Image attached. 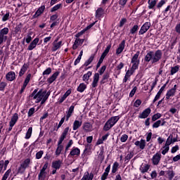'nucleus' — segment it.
I'll return each instance as SVG.
<instances>
[{
    "mask_svg": "<svg viewBox=\"0 0 180 180\" xmlns=\"http://www.w3.org/2000/svg\"><path fill=\"white\" fill-rule=\"evenodd\" d=\"M161 58H162V50L158 49L155 51L149 50L145 56L144 61H146V63H150V61L152 64H156Z\"/></svg>",
    "mask_w": 180,
    "mask_h": 180,
    "instance_id": "nucleus-1",
    "label": "nucleus"
},
{
    "mask_svg": "<svg viewBox=\"0 0 180 180\" xmlns=\"http://www.w3.org/2000/svg\"><path fill=\"white\" fill-rule=\"evenodd\" d=\"M70 131V127H67L63 129V131L62 132V134L60 135L59 138V141H58V148L56 150V156H60L61 152L63 150V145H62L63 141H65V138H67V135L68 134V132Z\"/></svg>",
    "mask_w": 180,
    "mask_h": 180,
    "instance_id": "nucleus-2",
    "label": "nucleus"
},
{
    "mask_svg": "<svg viewBox=\"0 0 180 180\" xmlns=\"http://www.w3.org/2000/svg\"><path fill=\"white\" fill-rule=\"evenodd\" d=\"M107 68V66L104 65V66H102L101 69L98 70V73H95L93 77V82L91 83L92 89H96V86L98 85V81L100 79V75H104V72Z\"/></svg>",
    "mask_w": 180,
    "mask_h": 180,
    "instance_id": "nucleus-3",
    "label": "nucleus"
},
{
    "mask_svg": "<svg viewBox=\"0 0 180 180\" xmlns=\"http://www.w3.org/2000/svg\"><path fill=\"white\" fill-rule=\"evenodd\" d=\"M46 93L45 90L44 91L42 89L39 91L38 89H35L32 94H30V97H33V99L36 100V103H41L43 97L45 96Z\"/></svg>",
    "mask_w": 180,
    "mask_h": 180,
    "instance_id": "nucleus-4",
    "label": "nucleus"
},
{
    "mask_svg": "<svg viewBox=\"0 0 180 180\" xmlns=\"http://www.w3.org/2000/svg\"><path fill=\"white\" fill-rule=\"evenodd\" d=\"M139 56H140V51H137L136 53H135V55H134V56H132L131 59V63L132 64L131 67H132L133 74H134L136 70H138L139 67V64L141 63V60L139 59Z\"/></svg>",
    "mask_w": 180,
    "mask_h": 180,
    "instance_id": "nucleus-5",
    "label": "nucleus"
},
{
    "mask_svg": "<svg viewBox=\"0 0 180 180\" xmlns=\"http://www.w3.org/2000/svg\"><path fill=\"white\" fill-rule=\"evenodd\" d=\"M151 26V22H145L141 27V29L139 32V34H144L150 29Z\"/></svg>",
    "mask_w": 180,
    "mask_h": 180,
    "instance_id": "nucleus-6",
    "label": "nucleus"
},
{
    "mask_svg": "<svg viewBox=\"0 0 180 180\" xmlns=\"http://www.w3.org/2000/svg\"><path fill=\"white\" fill-rule=\"evenodd\" d=\"M97 20H95V22H92V23H90V25H88L86 27H84V29H83L82 30H80V32H78L77 33H76L75 37H79L80 36H82V34H84V33H85V32H86V30H89V29H91L92 27V26H94V25H96Z\"/></svg>",
    "mask_w": 180,
    "mask_h": 180,
    "instance_id": "nucleus-7",
    "label": "nucleus"
},
{
    "mask_svg": "<svg viewBox=\"0 0 180 180\" xmlns=\"http://www.w3.org/2000/svg\"><path fill=\"white\" fill-rule=\"evenodd\" d=\"M150 114H151V108H146L142 112H140L139 118L141 120H146L147 117H149Z\"/></svg>",
    "mask_w": 180,
    "mask_h": 180,
    "instance_id": "nucleus-8",
    "label": "nucleus"
},
{
    "mask_svg": "<svg viewBox=\"0 0 180 180\" xmlns=\"http://www.w3.org/2000/svg\"><path fill=\"white\" fill-rule=\"evenodd\" d=\"M111 47H112V44H108L106 46V48L105 49L104 51H103V53H102V55H101V58L99 59L100 60V65H101L104 58H105L107 54H108Z\"/></svg>",
    "mask_w": 180,
    "mask_h": 180,
    "instance_id": "nucleus-9",
    "label": "nucleus"
},
{
    "mask_svg": "<svg viewBox=\"0 0 180 180\" xmlns=\"http://www.w3.org/2000/svg\"><path fill=\"white\" fill-rule=\"evenodd\" d=\"M161 158H162V155L158 152H157V153L153 155L152 158L153 165H154L155 166H157L158 165H159L161 160Z\"/></svg>",
    "mask_w": 180,
    "mask_h": 180,
    "instance_id": "nucleus-10",
    "label": "nucleus"
},
{
    "mask_svg": "<svg viewBox=\"0 0 180 180\" xmlns=\"http://www.w3.org/2000/svg\"><path fill=\"white\" fill-rule=\"evenodd\" d=\"M45 9H46L45 5H41L37 8L35 13L33 15L32 18H39V16H41V15L44 13Z\"/></svg>",
    "mask_w": 180,
    "mask_h": 180,
    "instance_id": "nucleus-11",
    "label": "nucleus"
},
{
    "mask_svg": "<svg viewBox=\"0 0 180 180\" xmlns=\"http://www.w3.org/2000/svg\"><path fill=\"white\" fill-rule=\"evenodd\" d=\"M125 46H126V40L123 39L120 43L118 47L116 49V54H121V53H122Z\"/></svg>",
    "mask_w": 180,
    "mask_h": 180,
    "instance_id": "nucleus-12",
    "label": "nucleus"
},
{
    "mask_svg": "<svg viewBox=\"0 0 180 180\" xmlns=\"http://www.w3.org/2000/svg\"><path fill=\"white\" fill-rule=\"evenodd\" d=\"M80 153H81L80 149H79V148H75V146H74L72 148V150H70V153H69V158L70 157L73 158L74 156H79Z\"/></svg>",
    "mask_w": 180,
    "mask_h": 180,
    "instance_id": "nucleus-13",
    "label": "nucleus"
},
{
    "mask_svg": "<svg viewBox=\"0 0 180 180\" xmlns=\"http://www.w3.org/2000/svg\"><path fill=\"white\" fill-rule=\"evenodd\" d=\"M110 169H111V165H108L107 167L105 169V172L104 173H103L101 177V180H106V179H108Z\"/></svg>",
    "mask_w": 180,
    "mask_h": 180,
    "instance_id": "nucleus-14",
    "label": "nucleus"
},
{
    "mask_svg": "<svg viewBox=\"0 0 180 180\" xmlns=\"http://www.w3.org/2000/svg\"><path fill=\"white\" fill-rule=\"evenodd\" d=\"M93 136H87L86 138V141H87V144L85 145V148L84 150V153H86V152H87V150L91 149V142L93 141Z\"/></svg>",
    "mask_w": 180,
    "mask_h": 180,
    "instance_id": "nucleus-15",
    "label": "nucleus"
},
{
    "mask_svg": "<svg viewBox=\"0 0 180 180\" xmlns=\"http://www.w3.org/2000/svg\"><path fill=\"white\" fill-rule=\"evenodd\" d=\"M82 128L85 132H91L93 130V125L91 124V122H84Z\"/></svg>",
    "mask_w": 180,
    "mask_h": 180,
    "instance_id": "nucleus-16",
    "label": "nucleus"
},
{
    "mask_svg": "<svg viewBox=\"0 0 180 180\" xmlns=\"http://www.w3.org/2000/svg\"><path fill=\"white\" fill-rule=\"evenodd\" d=\"M39 37H35V39H34L30 44H29L28 47H27V50H33V49H34L37 46V44L39 43Z\"/></svg>",
    "mask_w": 180,
    "mask_h": 180,
    "instance_id": "nucleus-17",
    "label": "nucleus"
},
{
    "mask_svg": "<svg viewBox=\"0 0 180 180\" xmlns=\"http://www.w3.org/2000/svg\"><path fill=\"white\" fill-rule=\"evenodd\" d=\"M62 163V160H54L53 162H52V167L53 169H56V172H57V170H59V169H60Z\"/></svg>",
    "mask_w": 180,
    "mask_h": 180,
    "instance_id": "nucleus-18",
    "label": "nucleus"
},
{
    "mask_svg": "<svg viewBox=\"0 0 180 180\" xmlns=\"http://www.w3.org/2000/svg\"><path fill=\"white\" fill-rule=\"evenodd\" d=\"M150 165L142 163V165L140 166L139 170L142 174L147 173L150 169Z\"/></svg>",
    "mask_w": 180,
    "mask_h": 180,
    "instance_id": "nucleus-19",
    "label": "nucleus"
},
{
    "mask_svg": "<svg viewBox=\"0 0 180 180\" xmlns=\"http://www.w3.org/2000/svg\"><path fill=\"white\" fill-rule=\"evenodd\" d=\"M134 144L136 146H139L140 149L143 150L146 148V142L145 139H141V141H136Z\"/></svg>",
    "mask_w": 180,
    "mask_h": 180,
    "instance_id": "nucleus-20",
    "label": "nucleus"
},
{
    "mask_svg": "<svg viewBox=\"0 0 180 180\" xmlns=\"http://www.w3.org/2000/svg\"><path fill=\"white\" fill-rule=\"evenodd\" d=\"M16 78V75L15 72H8L6 75V79L7 81H14Z\"/></svg>",
    "mask_w": 180,
    "mask_h": 180,
    "instance_id": "nucleus-21",
    "label": "nucleus"
},
{
    "mask_svg": "<svg viewBox=\"0 0 180 180\" xmlns=\"http://www.w3.org/2000/svg\"><path fill=\"white\" fill-rule=\"evenodd\" d=\"M119 167H120V163H118V162H115L112 165L110 174H112V176H115V173L118 172Z\"/></svg>",
    "mask_w": 180,
    "mask_h": 180,
    "instance_id": "nucleus-22",
    "label": "nucleus"
},
{
    "mask_svg": "<svg viewBox=\"0 0 180 180\" xmlns=\"http://www.w3.org/2000/svg\"><path fill=\"white\" fill-rule=\"evenodd\" d=\"M29 67H30V63H24V65L22 66L20 71L19 72V77H22V75H24L25 72H26Z\"/></svg>",
    "mask_w": 180,
    "mask_h": 180,
    "instance_id": "nucleus-23",
    "label": "nucleus"
},
{
    "mask_svg": "<svg viewBox=\"0 0 180 180\" xmlns=\"http://www.w3.org/2000/svg\"><path fill=\"white\" fill-rule=\"evenodd\" d=\"M121 117L120 115H117V117H111L110 118V126L111 129L112 127H114L118 121H120Z\"/></svg>",
    "mask_w": 180,
    "mask_h": 180,
    "instance_id": "nucleus-24",
    "label": "nucleus"
},
{
    "mask_svg": "<svg viewBox=\"0 0 180 180\" xmlns=\"http://www.w3.org/2000/svg\"><path fill=\"white\" fill-rule=\"evenodd\" d=\"M60 74V72H55V73H53L52 75V76H51L50 77H49V79H47V82H49V84H52V82H53V81H56L57 77H58Z\"/></svg>",
    "mask_w": 180,
    "mask_h": 180,
    "instance_id": "nucleus-25",
    "label": "nucleus"
},
{
    "mask_svg": "<svg viewBox=\"0 0 180 180\" xmlns=\"http://www.w3.org/2000/svg\"><path fill=\"white\" fill-rule=\"evenodd\" d=\"M103 129L105 131H110L111 129V118L108 120V121L104 124V127H103Z\"/></svg>",
    "mask_w": 180,
    "mask_h": 180,
    "instance_id": "nucleus-26",
    "label": "nucleus"
},
{
    "mask_svg": "<svg viewBox=\"0 0 180 180\" xmlns=\"http://www.w3.org/2000/svg\"><path fill=\"white\" fill-rule=\"evenodd\" d=\"M109 78L110 73H104V75H103L101 80L100 81V84H101V85H103V84H105V82H108Z\"/></svg>",
    "mask_w": 180,
    "mask_h": 180,
    "instance_id": "nucleus-27",
    "label": "nucleus"
},
{
    "mask_svg": "<svg viewBox=\"0 0 180 180\" xmlns=\"http://www.w3.org/2000/svg\"><path fill=\"white\" fill-rule=\"evenodd\" d=\"M82 121H78L76 120L75 122H73V131H77L79 129V128H80V127H82Z\"/></svg>",
    "mask_w": 180,
    "mask_h": 180,
    "instance_id": "nucleus-28",
    "label": "nucleus"
},
{
    "mask_svg": "<svg viewBox=\"0 0 180 180\" xmlns=\"http://www.w3.org/2000/svg\"><path fill=\"white\" fill-rule=\"evenodd\" d=\"M86 89L87 86L86 84H85V83H80V84H79L77 87V91H79V93H84V91H85Z\"/></svg>",
    "mask_w": 180,
    "mask_h": 180,
    "instance_id": "nucleus-29",
    "label": "nucleus"
},
{
    "mask_svg": "<svg viewBox=\"0 0 180 180\" xmlns=\"http://www.w3.org/2000/svg\"><path fill=\"white\" fill-rule=\"evenodd\" d=\"M158 1H153V0H148V8L149 9H154L155 11V5H157Z\"/></svg>",
    "mask_w": 180,
    "mask_h": 180,
    "instance_id": "nucleus-30",
    "label": "nucleus"
},
{
    "mask_svg": "<svg viewBox=\"0 0 180 180\" xmlns=\"http://www.w3.org/2000/svg\"><path fill=\"white\" fill-rule=\"evenodd\" d=\"M65 121V117H62L60 121L59 122V124H58V123L56 124V128L55 127L53 129V131H58V129H60V128H61V127H62L63 124H64Z\"/></svg>",
    "mask_w": 180,
    "mask_h": 180,
    "instance_id": "nucleus-31",
    "label": "nucleus"
},
{
    "mask_svg": "<svg viewBox=\"0 0 180 180\" xmlns=\"http://www.w3.org/2000/svg\"><path fill=\"white\" fill-rule=\"evenodd\" d=\"M93 179H94L93 173H90V175H89V172H87L86 173L84 174V176H83L81 180H93Z\"/></svg>",
    "mask_w": 180,
    "mask_h": 180,
    "instance_id": "nucleus-32",
    "label": "nucleus"
},
{
    "mask_svg": "<svg viewBox=\"0 0 180 180\" xmlns=\"http://www.w3.org/2000/svg\"><path fill=\"white\" fill-rule=\"evenodd\" d=\"M1 15H3V17H2V21L3 22H6V20H8V19L10 18L9 11H6L5 14H4V11H1Z\"/></svg>",
    "mask_w": 180,
    "mask_h": 180,
    "instance_id": "nucleus-33",
    "label": "nucleus"
},
{
    "mask_svg": "<svg viewBox=\"0 0 180 180\" xmlns=\"http://www.w3.org/2000/svg\"><path fill=\"white\" fill-rule=\"evenodd\" d=\"M92 75V72H87V73H85L83 76V81H85L86 84H89V78Z\"/></svg>",
    "mask_w": 180,
    "mask_h": 180,
    "instance_id": "nucleus-34",
    "label": "nucleus"
},
{
    "mask_svg": "<svg viewBox=\"0 0 180 180\" xmlns=\"http://www.w3.org/2000/svg\"><path fill=\"white\" fill-rule=\"evenodd\" d=\"M96 56V53H92V55H91L90 58L89 59H87V60H86V62L84 63V64L83 65H84V67H87V65H89V64H91V63H92V61H94V58Z\"/></svg>",
    "mask_w": 180,
    "mask_h": 180,
    "instance_id": "nucleus-35",
    "label": "nucleus"
},
{
    "mask_svg": "<svg viewBox=\"0 0 180 180\" xmlns=\"http://www.w3.org/2000/svg\"><path fill=\"white\" fill-rule=\"evenodd\" d=\"M123 67H124V63H123V62H120V65L116 67L115 72L116 74H117V75H120L122 68H123Z\"/></svg>",
    "mask_w": 180,
    "mask_h": 180,
    "instance_id": "nucleus-36",
    "label": "nucleus"
},
{
    "mask_svg": "<svg viewBox=\"0 0 180 180\" xmlns=\"http://www.w3.org/2000/svg\"><path fill=\"white\" fill-rule=\"evenodd\" d=\"M179 68H180L179 65H176V66H173V68H171L170 75H174V74H176V72H178V71H179Z\"/></svg>",
    "mask_w": 180,
    "mask_h": 180,
    "instance_id": "nucleus-37",
    "label": "nucleus"
},
{
    "mask_svg": "<svg viewBox=\"0 0 180 180\" xmlns=\"http://www.w3.org/2000/svg\"><path fill=\"white\" fill-rule=\"evenodd\" d=\"M171 97H174V88L171 89L170 90H168V91L166 94V100H169Z\"/></svg>",
    "mask_w": 180,
    "mask_h": 180,
    "instance_id": "nucleus-38",
    "label": "nucleus"
},
{
    "mask_svg": "<svg viewBox=\"0 0 180 180\" xmlns=\"http://www.w3.org/2000/svg\"><path fill=\"white\" fill-rule=\"evenodd\" d=\"M162 114L160 112H157V114H154V115L152 116V121L153 122H156L160 118H161Z\"/></svg>",
    "mask_w": 180,
    "mask_h": 180,
    "instance_id": "nucleus-39",
    "label": "nucleus"
},
{
    "mask_svg": "<svg viewBox=\"0 0 180 180\" xmlns=\"http://www.w3.org/2000/svg\"><path fill=\"white\" fill-rule=\"evenodd\" d=\"M103 13V8H98L96 11V16L97 18H101Z\"/></svg>",
    "mask_w": 180,
    "mask_h": 180,
    "instance_id": "nucleus-40",
    "label": "nucleus"
},
{
    "mask_svg": "<svg viewBox=\"0 0 180 180\" xmlns=\"http://www.w3.org/2000/svg\"><path fill=\"white\" fill-rule=\"evenodd\" d=\"M167 1H168V0H160V1L158 2V4H157L156 8H157L158 9L160 10L161 8H162V6H163L165 4H167Z\"/></svg>",
    "mask_w": 180,
    "mask_h": 180,
    "instance_id": "nucleus-41",
    "label": "nucleus"
},
{
    "mask_svg": "<svg viewBox=\"0 0 180 180\" xmlns=\"http://www.w3.org/2000/svg\"><path fill=\"white\" fill-rule=\"evenodd\" d=\"M22 163H23V172L25 173L27 167H29V165L30 163V159H29V158L25 159Z\"/></svg>",
    "mask_w": 180,
    "mask_h": 180,
    "instance_id": "nucleus-42",
    "label": "nucleus"
},
{
    "mask_svg": "<svg viewBox=\"0 0 180 180\" xmlns=\"http://www.w3.org/2000/svg\"><path fill=\"white\" fill-rule=\"evenodd\" d=\"M32 130H33L32 127H30L28 129V130L26 133V135H25V139H30L31 138L32 134Z\"/></svg>",
    "mask_w": 180,
    "mask_h": 180,
    "instance_id": "nucleus-43",
    "label": "nucleus"
},
{
    "mask_svg": "<svg viewBox=\"0 0 180 180\" xmlns=\"http://www.w3.org/2000/svg\"><path fill=\"white\" fill-rule=\"evenodd\" d=\"M139 29V25H134V26L130 29V33H131V34H134L136 33V32H138Z\"/></svg>",
    "mask_w": 180,
    "mask_h": 180,
    "instance_id": "nucleus-44",
    "label": "nucleus"
},
{
    "mask_svg": "<svg viewBox=\"0 0 180 180\" xmlns=\"http://www.w3.org/2000/svg\"><path fill=\"white\" fill-rule=\"evenodd\" d=\"M75 105H76V104H75L74 103H73V104H72V105H70V107L68 110V111H69V118H70V117H72V114L75 111Z\"/></svg>",
    "mask_w": 180,
    "mask_h": 180,
    "instance_id": "nucleus-45",
    "label": "nucleus"
},
{
    "mask_svg": "<svg viewBox=\"0 0 180 180\" xmlns=\"http://www.w3.org/2000/svg\"><path fill=\"white\" fill-rule=\"evenodd\" d=\"M46 179V174H44V172H43V169L40 170L39 174L38 175V179L39 180H45Z\"/></svg>",
    "mask_w": 180,
    "mask_h": 180,
    "instance_id": "nucleus-46",
    "label": "nucleus"
},
{
    "mask_svg": "<svg viewBox=\"0 0 180 180\" xmlns=\"http://www.w3.org/2000/svg\"><path fill=\"white\" fill-rule=\"evenodd\" d=\"M63 6V4H56V5H54L51 9V12H55L56 11H58Z\"/></svg>",
    "mask_w": 180,
    "mask_h": 180,
    "instance_id": "nucleus-47",
    "label": "nucleus"
},
{
    "mask_svg": "<svg viewBox=\"0 0 180 180\" xmlns=\"http://www.w3.org/2000/svg\"><path fill=\"white\" fill-rule=\"evenodd\" d=\"M134 156V152H130L129 153H128V155H127V156H125L124 162H127V161L129 162V160H131V159H132Z\"/></svg>",
    "mask_w": 180,
    "mask_h": 180,
    "instance_id": "nucleus-48",
    "label": "nucleus"
},
{
    "mask_svg": "<svg viewBox=\"0 0 180 180\" xmlns=\"http://www.w3.org/2000/svg\"><path fill=\"white\" fill-rule=\"evenodd\" d=\"M172 138H173V135H169V136L167 138V141H166V145L167 148H169V146L172 145Z\"/></svg>",
    "mask_w": 180,
    "mask_h": 180,
    "instance_id": "nucleus-49",
    "label": "nucleus"
},
{
    "mask_svg": "<svg viewBox=\"0 0 180 180\" xmlns=\"http://www.w3.org/2000/svg\"><path fill=\"white\" fill-rule=\"evenodd\" d=\"M169 150V148H167V142H166L165 146H163L162 148V155H167Z\"/></svg>",
    "mask_w": 180,
    "mask_h": 180,
    "instance_id": "nucleus-50",
    "label": "nucleus"
},
{
    "mask_svg": "<svg viewBox=\"0 0 180 180\" xmlns=\"http://www.w3.org/2000/svg\"><path fill=\"white\" fill-rule=\"evenodd\" d=\"M137 90H138V87H136V86H134V87L132 89V90L129 93V97H131V98L134 97V96H135Z\"/></svg>",
    "mask_w": 180,
    "mask_h": 180,
    "instance_id": "nucleus-51",
    "label": "nucleus"
},
{
    "mask_svg": "<svg viewBox=\"0 0 180 180\" xmlns=\"http://www.w3.org/2000/svg\"><path fill=\"white\" fill-rule=\"evenodd\" d=\"M7 83L6 82H0V91H4Z\"/></svg>",
    "mask_w": 180,
    "mask_h": 180,
    "instance_id": "nucleus-52",
    "label": "nucleus"
},
{
    "mask_svg": "<svg viewBox=\"0 0 180 180\" xmlns=\"http://www.w3.org/2000/svg\"><path fill=\"white\" fill-rule=\"evenodd\" d=\"M167 175H168V177H169V180H172V179H174V176H175V173H174L173 170H169L167 172Z\"/></svg>",
    "mask_w": 180,
    "mask_h": 180,
    "instance_id": "nucleus-53",
    "label": "nucleus"
},
{
    "mask_svg": "<svg viewBox=\"0 0 180 180\" xmlns=\"http://www.w3.org/2000/svg\"><path fill=\"white\" fill-rule=\"evenodd\" d=\"M161 120H158L154 124H153V128H159L161 125Z\"/></svg>",
    "mask_w": 180,
    "mask_h": 180,
    "instance_id": "nucleus-54",
    "label": "nucleus"
},
{
    "mask_svg": "<svg viewBox=\"0 0 180 180\" xmlns=\"http://www.w3.org/2000/svg\"><path fill=\"white\" fill-rule=\"evenodd\" d=\"M11 172H12L11 169H8V170H6V173L4 174V180H7V179L10 176Z\"/></svg>",
    "mask_w": 180,
    "mask_h": 180,
    "instance_id": "nucleus-55",
    "label": "nucleus"
},
{
    "mask_svg": "<svg viewBox=\"0 0 180 180\" xmlns=\"http://www.w3.org/2000/svg\"><path fill=\"white\" fill-rule=\"evenodd\" d=\"M18 174H23V173H24V165H23V162L21 163L20 167H18Z\"/></svg>",
    "mask_w": 180,
    "mask_h": 180,
    "instance_id": "nucleus-56",
    "label": "nucleus"
},
{
    "mask_svg": "<svg viewBox=\"0 0 180 180\" xmlns=\"http://www.w3.org/2000/svg\"><path fill=\"white\" fill-rule=\"evenodd\" d=\"M128 0H119L118 4L120 5L121 8H124L125 5H127V2Z\"/></svg>",
    "mask_w": 180,
    "mask_h": 180,
    "instance_id": "nucleus-57",
    "label": "nucleus"
},
{
    "mask_svg": "<svg viewBox=\"0 0 180 180\" xmlns=\"http://www.w3.org/2000/svg\"><path fill=\"white\" fill-rule=\"evenodd\" d=\"M18 114H17V112H15L13 115V126L15 125L16 122L18 121Z\"/></svg>",
    "mask_w": 180,
    "mask_h": 180,
    "instance_id": "nucleus-58",
    "label": "nucleus"
},
{
    "mask_svg": "<svg viewBox=\"0 0 180 180\" xmlns=\"http://www.w3.org/2000/svg\"><path fill=\"white\" fill-rule=\"evenodd\" d=\"M21 27H22V23H19V25H17L15 27V33H20L21 32Z\"/></svg>",
    "mask_w": 180,
    "mask_h": 180,
    "instance_id": "nucleus-59",
    "label": "nucleus"
},
{
    "mask_svg": "<svg viewBox=\"0 0 180 180\" xmlns=\"http://www.w3.org/2000/svg\"><path fill=\"white\" fill-rule=\"evenodd\" d=\"M58 13H54L53 15H51L50 16V20L53 22L56 20L58 19Z\"/></svg>",
    "mask_w": 180,
    "mask_h": 180,
    "instance_id": "nucleus-60",
    "label": "nucleus"
},
{
    "mask_svg": "<svg viewBox=\"0 0 180 180\" xmlns=\"http://www.w3.org/2000/svg\"><path fill=\"white\" fill-rule=\"evenodd\" d=\"M34 112H35V108L34 107L32 108H30L27 114L28 117L30 118V117H32Z\"/></svg>",
    "mask_w": 180,
    "mask_h": 180,
    "instance_id": "nucleus-61",
    "label": "nucleus"
},
{
    "mask_svg": "<svg viewBox=\"0 0 180 180\" xmlns=\"http://www.w3.org/2000/svg\"><path fill=\"white\" fill-rule=\"evenodd\" d=\"M31 77H32L31 73H29V74L27 75V77H26V78H25V88H26L27 84H29V82H30V79H31Z\"/></svg>",
    "mask_w": 180,
    "mask_h": 180,
    "instance_id": "nucleus-62",
    "label": "nucleus"
},
{
    "mask_svg": "<svg viewBox=\"0 0 180 180\" xmlns=\"http://www.w3.org/2000/svg\"><path fill=\"white\" fill-rule=\"evenodd\" d=\"M43 155H44V150H39V152H37L36 153V159H41Z\"/></svg>",
    "mask_w": 180,
    "mask_h": 180,
    "instance_id": "nucleus-63",
    "label": "nucleus"
},
{
    "mask_svg": "<svg viewBox=\"0 0 180 180\" xmlns=\"http://www.w3.org/2000/svg\"><path fill=\"white\" fill-rule=\"evenodd\" d=\"M51 68H48L47 69H46V70L43 72V75H49V74H51Z\"/></svg>",
    "mask_w": 180,
    "mask_h": 180,
    "instance_id": "nucleus-64",
    "label": "nucleus"
}]
</instances>
